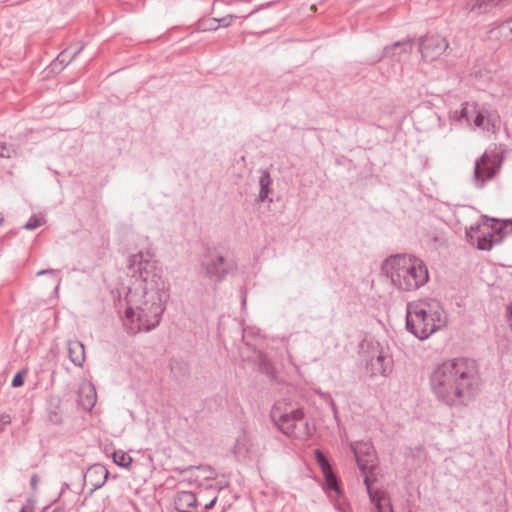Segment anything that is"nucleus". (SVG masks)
I'll use <instances>...</instances> for the list:
<instances>
[{"mask_svg":"<svg viewBox=\"0 0 512 512\" xmlns=\"http://www.w3.org/2000/svg\"><path fill=\"white\" fill-rule=\"evenodd\" d=\"M242 303H243V305H245V303H246V299L245 298H243Z\"/></svg>","mask_w":512,"mask_h":512,"instance_id":"50","label":"nucleus"},{"mask_svg":"<svg viewBox=\"0 0 512 512\" xmlns=\"http://www.w3.org/2000/svg\"><path fill=\"white\" fill-rule=\"evenodd\" d=\"M473 112H477V104L464 102L461 104V108L452 111L450 116L457 121L465 120L467 123H469Z\"/></svg>","mask_w":512,"mask_h":512,"instance_id":"19","label":"nucleus"},{"mask_svg":"<svg viewBox=\"0 0 512 512\" xmlns=\"http://www.w3.org/2000/svg\"><path fill=\"white\" fill-rule=\"evenodd\" d=\"M448 41L440 35H425L419 41V51L425 61H434L448 48Z\"/></svg>","mask_w":512,"mask_h":512,"instance_id":"8","label":"nucleus"},{"mask_svg":"<svg viewBox=\"0 0 512 512\" xmlns=\"http://www.w3.org/2000/svg\"><path fill=\"white\" fill-rule=\"evenodd\" d=\"M20 512H33L32 507L23 506L20 510Z\"/></svg>","mask_w":512,"mask_h":512,"instance_id":"45","label":"nucleus"},{"mask_svg":"<svg viewBox=\"0 0 512 512\" xmlns=\"http://www.w3.org/2000/svg\"><path fill=\"white\" fill-rule=\"evenodd\" d=\"M80 404L86 410H91L96 404L97 394L93 385H88L80 390Z\"/></svg>","mask_w":512,"mask_h":512,"instance_id":"20","label":"nucleus"},{"mask_svg":"<svg viewBox=\"0 0 512 512\" xmlns=\"http://www.w3.org/2000/svg\"><path fill=\"white\" fill-rule=\"evenodd\" d=\"M509 2L510 0H468L464 9L474 16L494 14Z\"/></svg>","mask_w":512,"mask_h":512,"instance_id":"10","label":"nucleus"},{"mask_svg":"<svg viewBox=\"0 0 512 512\" xmlns=\"http://www.w3.org/2000/svg\"><path fill=\"white\" fill-rule=\"evenodd\" d=\"M234 453L238 458L252 457L256 454V448L252 439L247 434L240 435L234 445Z\"/></svg>","mask_w":512,"mask_h":512,"instance_id":"15","label":"nucleus"},{"mask_svg":"<svg viewBox=\"0 0 512 512\" xmlns=\"http://www.w3.org/2000/svg\"><path fill=\"white\" fill-rule=\"evenodd\" d=\"M272 183L273 180L271 178L270 173L267 170H263L261 172V176L259 179L260 191H259V201L264 202L268 201L271 203L273 200L269 198V194L272 192Z\"/></svg>","mask_w":512,"mask_h":512,"instance_id":"18","label":"nucleus"},{"mask_svg":"<svg viewBox=\"0 0 512 512\" xmlns=\"http://www.w3.org/2000/svg\"><path fill=\"white\" fill-rule=\"evenodd\" d=\"M382 58H383V57L381 56V57H379L378 59H376L375 61H372V64H375V62L380 61Z\"/></svg>","mask_w":512,"mask_h":512,"instance_id":"49","label":"nucleus"},{"mask_svg":"<svg viewBox=\"0 0 512 512\" xmlns=\"http://www.w3.org/2000/svg\"><path fill=\"white\" fill-rule=\"evenodd\" d=\"M507 319L512 330V302L508 305L506 311Z\"/></svg>","mask_w":512,"mask_h":512,"instance_id":"40","label":"nucleus"},{"mask_svg":"<svg viewBox=\"0 0 512 512\" xmlns=\"http://www.w3.org/2000/svg\"><path fill=\"white\" fill-rule=\"evenodd\" d=\"M202 267L209 278L220 282L234 269V264L228 263L222 255H217L210 262H203Z\"/></svg>","mask_w":512,"mask_h":512,"instance_id":"9","label":"nucleus"},{"mask_svg":"<svg viewBox=\"0 0 512 512\" xmlns=\"http://www.w3.org/2000/svg\"><path fill=\"white\" fill-rule=\"evenodd\" d=\"M501 166V161L497 158V155H490L483 153L475 161L473 178L475 185L478 188L484 187L485 183L491 180L498 172Z\"/></svg>","mask_w":512,"mask_h":512,"instance_id":"7","label":"nucleus"},{"mask_svg":"<svg viewBox=\"0 0 512 512\" xmlns=\"http://www.w3.org/2000/svg\"><path fill=\"white\" fill-rule=\"evenodd\" d=\"M15 154V149L12 144L0 141V157L10 158Z\"/></svg>","mask_w":512,"mask_h":512,"instance_id":"28","label":"nucleus"},{"mask_svg":"<svg viewBox=\"0 0 512 512\" xmlns=\"http://www.w3.org/2000/svg\"><path fill=\"white\" fill-rule=\"evenodd\" d=\"M495 121H496V118L493 115H491L490 113L487 112V116H486L487 127L489 125H491L492 128H494L495 127Z\"/></svg>","mask_w":512,"mask_h":512,"instance_id":"39","label":"nucleus"},{"mask_svg":"<svg viewBox=\"0 0 512 512\" xmlns=\"http://www.w3.org/2000/svg\"><path fill=\"white\" fill-rule=\"evenodd\" d=\"M364 484L367 488V493L369 492V489H372L371 488V482H370V478L368 476H365L364 478Z\"/></svg>","mask_w":512,"mask_h":512,"instance_id":"44","label":"nucleus"},{"mask_svg":"<svg viewBox=\"0 0 512 512\" xmlns=\"http://www.w3.org/2000/svg\"><path fill=\"white\" fill-rule=\"evenodd\" d=\"M68 488H69V485H68L67 483H64V484H63V487H62V489H61V492H60V494H59V496H61V495L64 493V491H65L66 489H68Z\"/></svg>","mask_w":512,"mask_h":512,"instance_id":"47","label":"nucleus"},{"mask_svg":"<svg viewBox=\"0 0 512 512\" xmlns=\"http://www.w3.org/2000/svg\"><path fill=\"white\" fill-rule=\"evenodd\" d=\"M378 512H394L390 500L375 506Z\"/></svg>","mask_w":512,"mask_h":512,"instance_id":"35","label":"nucleus"},{"mask_svg":"<svg viewBox=\"0 0 512 512\" xmlns=\"http://www.w3.org/2000/svg\"><path fill=\"white\" fill-rule=\"evenodd\" d=\"M411 51L409 41H397L383 49L382 57L390 58L393 61H401L403 55H408Z\"/></svg>","mask_w":512,"mask_h":512,"instance_id":"14","label":"nucleus"},{"mask_svg":"<svg viewBox=\"0 0 512 512\" xmlns=\"http://www.w3.org/2000/svg\"><path fill=\"white\" fill-rule=\"evenodd\" d=\"M219 27L217 18H202L195 23L194 30L196 32L216 31Z\"/></svg>","mask_w":512,"mask_h":512,"instance_id":"21","label":"nucleus"},{"mask_svg":"<svg viewBox=\"0 0 512 512\" xmlns=\"http://www.w3.org/2000/svg\"><path fill=\"white\" fill-rule=\"evenodd\" d=\"M38 482H39L38 475L37 474H33L31 476V479H30V486H31L32 490H34V491L37 490Z\"/></svg>","mask_w":512,"mask_h":512,"instance_id":"38","label":"nucleus"},{"mask_svg":"<svg viewBox=\"0 0 512 512\" xmlns=\"http://www.w3.org/2000/svg\"><path fill=\"white\" fill-rule=\"evenodd\" d=\"M237 16L235 15H232V14H228L222 18H217V24L220 25V27H229L232 25V19L233 18H236Z\"/></svg>","mask_w":512,"mask_h":512,"instance_id":"32","label":"nucleus"},{"mask_svg":"<svg viewBox=\"0 0 512 512\" xmlns=\"http://www.w3.org/2000/svg\"><path fill=\"white\" fill-rule=\"evenodd\" d=\"M216 502H217V496H214L213 499L204 506V509L205 510L212 509L215 506Z\"/></svg>","mask_w":512,"mask_h":512,"instance_id":"43","label":"nucleus"},{"mask_svg":"<svg viewBox=\"0 0 512 512\" xmlns=\"http://www.w3.org/2000/svg\"><path fill=\"white\" fill-rule=\"evenodd\" d=\"M59 273V270H56V269H43V270H40L36 273L37 276H42V275H54V274H57Z\"/></svg>","mask_w":512,"mask_h":512,"instance_id":"37","label":"nucleus"},{"mask_svg":"<svg viewBox=\"0 0 512 512\" xmlns=\"http://www.w3.org/2000/svg\"><path fill=\"white\" fill-rule=\"evenodd\" d=\"M25 374H26V370L17 372L12 379L11 386L13 388L21 387L25 381V377H24Z\"/></svg>","mask_w":512,"mask_h":512,"instance_id":"31","label":"nucleus"},{"mask_svg":"<svg viewBox=\"0 0 512 512\" xmlns=\"http://www.w3.org/2000/svg\"><path fill=\"white\" fill-rule=\"evenodd\" d=\"M486 116H487V110H485L484 108H479L477 106V112H473L472 113V117H474L473 119V123L475 124L476 127H482V128H485L486 130L489 131V127H485V122H486Z\"/></svg>","mask_w":512,"mask_h":512,"instance_id":"27","label":"nucleus"},{"mask_svg":"<svg viewBox=\"0 0 512 512\" xmlns=\"http://www.w3.org/2000/svg\"><path fill=\"white\" fill-rule=\"evenodd\" d=\"M42 225V220L36 215H32L30 219L24 224L23 228L26 230H34Z\"/></svg>","mask_w":512,"mask_h":512,"instance_id":"30","label":"nucleus"},{"mask_svg":"<svg viewBox=\"0 0 512 512\" xmlns=\"http://www.w3.org/2000/svg\"><path fill=\"white\" fill-rule=\"evenodd\" d=\"M497 29L503 36L509 37L512 40V17L501 23Z\"/></svg>","mask_w":512,"mask_h":512,"instance_id":"29","label":"nucleus"},{"mask_svg":"<svg viewBox=\"0 0 512 512\" xmlns=\"http://www.w3.org/2000/svg\"><path fill=\"white\" fill-rule=\"evenodd\" d=\"M370 364L373 374L387 376L392 371L393 360L389 355L380 352L376 358L371 359Z\"/></svg>","mask_w":512,"mask_h":512,"instance_id":"16","label":"nucleus"},{"mask_svg":"<svg viewBox=\"0 0 512 512\" xmlns=\"http://www.w3.org/2000/svg\"><path fill=\"white\" fill-rule=\"evenodd\" d=\"M114 463L123 468H128L132 463V457L122 450L114 451L113 453Z\"/></svg>","mask_w":512,"mask_h":512,"instance_id":"24","label":"nucleus"},{"mask_svg":"<svg viewBox=\"0 0 512 512\" xmlns=\"http://www.w3.org/2000/svg\"><path fill=\"white\" fill-rule=\"evenodd\" d=\"M4 223V217L0 214V225Z\"/></svg>","mask_w":512,"mask_h":512,"instance_id":"48","label":"nucleus"},{"mask_svg":"<svg viewBox=\"0 0 512 512\" xmlns=\"http://www.w3.org/2000/svg\"><path fill=\"white\" fill-rule=\"evenodd\" d=\"M198 499L193 492L178 491L174 497L177 512H197Z\"/></svg>","mask_w":512,"mask_h":512,"instance_id":"13","label":"nucleus"},{"mask_svg":"<svg viewBox=\"0 0 512 512\" xmlns=\"http://www.w3.org/2000/svg\"><path fill=\"white\" fill-rule=\"evenodd\" d=\"M68 356L75 366L81 367L85 361V349L83 343L79 340H70L68 342Z\"/></svg>","mask_w":512,"mask_h":512,"instance_id":"17","label":"nucleus"},{"mask_svg":"<svg viewBox=\"0 0 512 512\" xmlns=\"http://www.w3.org/2000/svg\"><path fill=\"white\" fill-rule=\"evenodd\" d=\"M64 68L65 67L59 63L57 58H55L50 64V69L54 73H60Z\"/></svg>","mask_w":512,"mask_h":512,"instance_id":"36","label":"nucleus"},{"mask_svg":"<svg viewBox=\"0 0 512 512\" xmlns=\"http://www.w3.org/2000/svg\"><path fill=\"white\" fill-rule=\"evenodd\" d=\"M129 262L135 280L126 294L123 325L129 334L135 335L140 331H151L160 324L170 298V285L142 253L132 255Z\"/></svg>","mask_w":512,"mask_h":512,"instance_id":"1","label":"nucleus"},{"mask_svg":"<svg viewBox=\"0 0 512 512\" xmlns=\"http://www.w3.org/2000/svg\"><path fill=\"white\" fill-rule=\"evenodd\" d=\"M271 3H267V4H262L260 5L259 7H257L256 9L252 10L249 14L245 15L243 18L244 19H247L249 18L250 16H252L253 14H255L256 12H258L259 10L263 9L264 7L266 6H269Z\"/></svg>","mask_w":512,"mask_h":512,"instance_id":"41","label":"nucleus"},{"mask_svg":"<svg viewBox=\"0 0 512 512\" xmlns=\"http://www.w3.org/2000/svg\"><path fill=\"white\" fill-rule=\"evenodd\" d=\"M444 324V311L437 300L407 303L406 329L419 340L427 339Z\"/></svg>","mask_w":512,"mask_h":512,"instance_id":"4","label":"nucleus"},{"mask_svg":"<svg viewBox=\"0 0 512 512\" xmlns=\"http://www.w3.org/2000/svg\"><path fill=\"white\" fill-rule=\"evenodd\" d=\"M61 282H62V278H61V277H59V278H58V280H57V285H56V287H55V292H56V293H57V292H58V290H59V287H60Z\"/></svg>","mask_w":512,"mask_h":512,"instance_id":"46","label":"nucleus"},{"mask_svg":"<svg viewBox=\"0 0 512 512\" xmlns=\"http://www.w3.org/2000/svg\"><path fill=\"white\" fill-rule=\"evenodd\" d=\"M270 417L278 429L289 437L306 439L315 430L314 426L305 419L301 408L283 411L280 404H275L271 409Z\"/></svg>","mask_w":512,"mask_h":512,"instance_id":"6","label":"nucleus"},{"mask_svg":"<svg viewBox=\"0 0 512 512\" xmlns=\"http://www.w3.org/2000/svg\"><path fill=\"white\" fill-rule=\"evenodd\" d=\"M48 419L53 424H61L62 423V416L57 411L51 410L48 413Z\"/></svg>","mask_w":512,"mask_h":512,"instance_id":"33","label":"nucleus"},{"mask_svg":"<svg viewBox=\"0 0 512 512\" xmlns=\"http://www.w3.org/2000/svg\"><path fill=\"white\" fill-rule=\"evenodd\" d=\"M432 241L435 242V243H438L440 246L445 244V241H444L443 237L440 236V235H434L432 237Z\"/></svg>","mask_w":512,"mask_h":512,"instance_id":"42","label":"nucleus"},{"mask_svg":"<svg viewBox=\"0 0 512 512\" xmlns=\"http://www.w3.org/2000/svg\"><path fill=\"white\" fill-rule=\"evenodd\" d=\"M11 416L7 413L0 414V433L5 430V427L11 423Z\"/></svg>","mask_w":512,"mask_h":512,"instance_id":"34","label":"nucleus"},{"mask_svg":"<svg viewBox=\"0 0 512 512\" xmlns=\"http://www.w3.org/2000/svg\"><path fill=\"white\" fill-rule=\"evenodd\" d=\"M82 49L83 46L76 47L75 49L70 47L62 51L56 58L63 67H66L77 55L80 54Z\"/></svg>","mask_w":512,"mask_h":512,"instance_id":"22","label":"nucleus"},{"mask_svg":"<svg viewBox=\"0 0 512 512\" xmlns=\"http://www.w3.org/2000/svg\"><path fill=\"white\" fill-rule=\"evenodd\" d=\"M368 496L370 501L375 505H380L389 500L388 494L379 489H369Z\"/></svg>","mask_w":512,"mask_h":512,"instance_id":"26","label":"nucleus"},{"mask_svg":"<svg viewBox=\"0 0 512 512\" xmlns=\"http://www.w3.org/2000/svg\"><path fill=\"white\" fill-rule=\"evenodd\" d=\"M314 455H315V460H316L317 464L319 465V467L321 468V471L323 474H326V473L332 471V467L329 463V460L327 459L325 454L320 449H316L314 451Z\"/></svg>","mask_w":512,"mask_h":512,"instance_id":"25","label":"nucleus"},{"mask_svg":"<svg viewBox=\"0 0 512 512\" xmlns=\"http://www.w3.org/2000/svg\"><path fill=\"white\" fill-rule=\"evenodd\" d=\"M109 476V472L106 467L102 464H94L90 466L84 475L86 483L92 486V492L100 489Z\"/></svg>","mask_w":512,"mask_h":512,"instance_id":"12","label":"nucleus"},{"mask_svg":"<svg viewBox=\"0 0 512 512\" xmlns=\"http://www.w3.org/2000/svg\"><path fill=\"white\" fill-rule=\"evenodd\" d=\"M323 476H324V479H325V488L328 491L335 492L337 494V496H341L342 495V490H341V488L339 486L338 478L334 474V472L333 471L328 472L326 474H323Z\"/></svg>","mask_w":512,"mask_h":512,"instance_id":"23","label":"nucleus"},{"mask_svg":"<svg viewBox=\"0 0 512 512\" xmlns=\"http://www.w3.org/2000/svg\"><path fill=\"white\" fill-rule=\"evenodd\" d=\"M510 234H512V220L500 222L487 216L483 217V223L466 230V236L471 240L476 238L477 248L483 251L490 250L493 245L501 243Z\"/></svg>","mask_w":512,"mask_h":512,"instance_id":"5","label":"nucleus"},{"mask_svg":"<svg viewBox=\"0 0 512 512\" xmlns=\"http://www.w3.org/2000/svg\"><path fill=\"white\" fill-rule=\"evenodd\" d=\"M372 449L368 442L358 441L351 444V450L362 473L366 472L369 463L373 461Z\"/></svg>","mask_w":512,"mask_h":512,"instance_id":"11","label":"nucleus"},{"mask_svg":"<svg viewBox=\"0 0 512 512\" xmlns=\"http://www.w3.org/2000/svg\"><path fill=\"white\" fill-rule=\"evenodd\" d=\"M429 385L439 402L449 407L467 405L478 386L475 361L461 357L438 364L429 376Z\"/></svg>","mask_w":512,"mask_h":512,"instance_id":"2","label":"nucleus"},{"mask_svg":"<svg viewBox=\"0 0 512 512\" xmlns=\"http://www.w3.org/2000/svg\"><path fill=\"white\" fill-rule=\"evenodd\" d=\"M383 270L392 284L402 291H412L429 279L428 269L420 259L408 255H393L383 264Z\"/></svg>","mask_w":512,"mask_h":512,"instance_id":"3","label":"nucleus"}]
</instances>
